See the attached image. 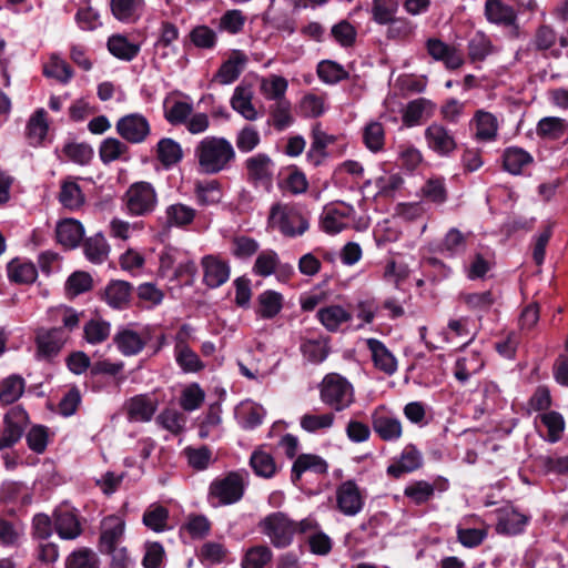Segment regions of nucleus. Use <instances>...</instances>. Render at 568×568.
<instances>
[{
    "instance_id": "6e6552de",
    "label": "nucleus",
    "mask_w": 568,
    "mask_h": 568,
    "mask_svg": "<svg viewBox=\"0 0 568 568\" xmlns=\"http://www.w3.org/2000/svg\"><path fill=\"white\" fill-rule=\"evenodd\" d=\"M201 267L203 270V282L210 288H217L230 280V263L220 255H204L201 258Z\"/></svg>"
},
{
    "instance_id": "9d476101",
    "label": "nucleus",
    "mask_w": 568,
    "mask_h": 568,
    "mask_svg": "<svg viewBox=\"0 0 568 568\" xmlns=\"http://www.w3.org/2000/svg\"><path fill=\"white\" fill-rule=\"evenodd\" d=\"M28 424V414L20 406L12 407L3 418V432L0 434V449L13 446L22 436Z\"/></svg>"
},
{
    "instance_id": "c85d7f7f",
    "label": "nucleus",
    "mask_w": 568,
    "mask_h": 568,
    "mask_svg": "<svg viewBox=\"0 0 568 568\" xmlns=\"http://www.w3.org/2000/svg\"><path fill=\"white\" fill-rule=\"evenodd\" d=\"M352 313L341 305L322 307L317 312L321 324L329 332H336L341 326L352 320Z\"/></svg>"
},
{
    "instance_id": "5701e85b",
    "label": "nucleus",
    "mask_w": 568,
    "mask_h": 568,
    "mask_svg": "<svg viewBox=\"0 0 568 568\" xmlns=\"http://www.w3.org/2000/svg\"><path fill=\"white\" fill-rule=\"evenodd\" d=\"M58 242L67 248L77 247L84 236L82 223L75 219H64L57 224Z\"/></svg>"
},
{
    "instance_id": "f704fd0d",
    "label": "nucleus",
    "mask_w": 568,
    "mask_h": 568,
    "mask_svg": "<svg viewBox=\"0 0 568 568\" xmlns=\"http://www.w3.org/2000/svg\"><path fill=\"white\" fill-rule=\"evenodd\" d=\"M144 526L154 532H163L170 530V515L168 508L159 503L151 504L144 511Z\"/></svg>"
},
{
    "instance_id": "7ed1b4c3",
    "label": "nucleus",
    "mask_w": 568,
    "mask_h": 568,
    "mask_svg": "<svg viewBox=\"0 0 568 568\" xmlns=\"http://www.w3.org/2000/svg\"><path fill=\"white\" fill-rule=\"evenodd\" d=\"M320 399L335 412L348 408L354 402V387L351 382L337 374L329 373L318 385Z\"/></svg>"
},
{
    "instance_id": "680f3d73",
    "label": "nucleus",
    "mask_w": 568,
    "mask_h": 568,
    "mask_svg": "<svg viewBox=\"0 0 568 568\" xmlns=\"http://www.w3.org/2000/svg\"><path fill=\"white\" fill-rule=\"evenodd\" d=\"M397 9V0H373L372 18L378 24H387L394 19Z\"/></svg>"
},
{
    "instance_id": "09e8293b",
    "label": "nucleus",
    "mask_w": 568,
    "mask_h": 568,
    "mask_svg": "<svg viewBox=\"0 0 568 568\" xmlns=\"http://www.w3.org/2000/svg\"><path fill=\"white\" fill-rule=\"evenodd\" d=\"M156 156L165 168L172 166L181 161L182 148L173 139L164 138L158 143Z\"/></svg>"
},
{
    "instance_id": "a211bd4d",
    "label": "nucleus",
    "mask_w": 568,
    "mask_h": 568,
    "mask_svg": "<svg viewBox=\"0 0 568 568\" xmlns=\"http://www.w3.org/2000/svg\"><path fill=\"white\" fill-rule=\"evenodd\" d=\"M254 93L248 85H237L231 97L232 109L247 121H256L260 113L253 104Z\"/></svg>"
},
{
    "instance_id": "58836bf2",
    "label": "nucleus",
    "mask_w": 568,
    "mask_h": 568,
    "mask_svg": "<svg viewBox=\"0 0 568 568\" xmlns=\"http://www.w3.org/2000/svg\"><path fill=\"white\" fill-rule=\"evenodd\" d=\"M504 168L511 174H520L532 163V156L521 148H507L503 155Z\"/></svg>"
},
{
    "instance_id": "ddd939ff",
    "label": "nucleus",
    "mask_w": 568,
    "mask_h": 568,
    "mask_svg": "<svg viewBox=\"0 0 568 568\" xmlns=\"http://www.w3.org/2000/svg\"><path fill=\"white\" fill-rule=\"evenodd\" d=\"M253 273L261 277H267L272 274L291 276L294 268L290 264L281 265L278 255L272 250L262 251L253 265Z\"/></svg>"
},
{
    "instance_id": "1a4fd4ad",
    "label": "nucleus",
    "mask_w": 568,
    "mask_h": 568,
    "mask_svg": "<svg viewBox=\"0 0 568 568\" xmlns=\"http://www.w3.org/2000/svg\"><path fill=\"white\" fill-rule=\"evenodd\" d=\"M427 53L435 60L443 62L447 70H457L465 63L463 52L438 38H428L425 42Z\"/></svg>"
},
{
    "instance_id": "2f4dec72",
    "label": "nucleus",
    "mask_w": 568,
    "mask_h": 568,
    "mask_svg": "<svg viewBox=\"0 0 568 568\" xmlns=\"http://www.w3.org/2000/svg\"><path fill=\"white\" fill-rule=\"evenodd\" d=\"M485 14L489 22L501 26H511L516 20V12L504 0H487Z\"/></svg>"
},
{
    "instance_id": "4be33fe9",
    "label": "nucleus",
    "mask_w": 568,
    "mask_h": 568,
    "mask_svg": "<svg viewBox=\"0 0 568 568\" xmlns=\"http://www.w3.org/2000/svg\"><path fill=\"white\" fill-rule=\"evenodd\" d=\"M435 104L425 98L415 99L406 105L403 111V123L408 126L419 125L424 120L433 116Z\"/></svg>"
},
{
    "instance_id": "13d9d810",
    "label": "nucleus",
    "mask_w": 568,
    "mask_h": 568,
    "mask_svg": "<svg viewBox=\"0 0 568 568\" xmlns=\"http://www.w3.org/2000/svg\"><path fill=\"white\" fill-rule=\"evenodd\" d=\"M84 254L93 263H102L109 254V245L102 234H95L84 242Z\"/></svg>"
},
{
    "instance_id": "20e7f679",
    "label": "nucleus",
    "mask_w": 568,
    "mask_h": 568,
    "mask_svg": "<svg viewBox=\"0 0 568 568\" xmlns=\"http://www.w3.org/2000/svg\"><path fill=\"white\" fill-rule=\"evenodd\" d=\"M258 527L268 537L272 545L277 548L290 546L297 532L295 521L281 511L267 515L260 521Z\"/></svg>"
},
{
    "instance_id": "5fc2aeb1",
    "label": "nucleus",
    "mask_w": 568,
    "mask_h": 568,
    "mask_svg": "<svg viewBox=\"0 0 568 568\" xmlns=\"http://www.w3.org/2000/svg\"><path fill=\"white\" fill-rule=\"evenodd\" d=\"M205 399V392L197 383L186 385L180 396V406L185 412H193L199 409Z\"/></svg>"
},
{
    "instance_id": "4c0bfd02",
    "label": "nucleus",
    "mask_w": 568,
    "mask_h": 568,
    "mask_svg": "<svg viewBox=\"0 0 568 568\" xmlns=\"http://www.w3.org/2000/svg\"><path fill=\"white\" fill-rule=\"evenodd\" d=\"M131 296V287L124 281L111 282L104 290L103 298L112 308H124Z\"/></svg>"
},
{
    "instance_id": "aec40b11",
    "label": "nucleus",
    "mask_w": 568,
    "mask_h": 568,
    "mask_svg": "<svg viewBox=\"0 0 568 568\" xmlns=\"http://www.w3.org/2000/svg\"><path fill=\"white\" fill-rule=\"evenodd\" d=\"M485 365L479 352L469 351L459 355L455 363L454 376L460 383H466L473 375L478 374Z\"/></svg>"
},
{
    "instance_id": "473e14b6",
    "label": "nucleus",
    "mask_w": 568,
    "mask_h": 568,
    "mask_svg": "<svg viewBox=\"0 0 568 568\" xmlns=\"http://www.w3.org/2000/svg\"><path fill=\"white\" fill-rule=\"evenodd\" d=\"M327 463L318 455L302 454L293 464L292 480L297 481L301 476L306 471L314 474H325L327 471Z\"/></svg>"
},
{
    "instance_id": "a878e982",
    "label": "nucleus",
    "mask_w": 568,
    "mask_h": 568,
    "mask_svg": "<svg viewBox=\"0 0 568 568\" xmlns=\"http://www.w3.org/2000/svg\"><path fill=\"white\" fill-rule=\"evenodd\" d=\"M59 202L70 211H78L84 205L85 195L73 178H67L61 182Z\"/></svg>"
},
{
    "instance_id": "cd10ccee",
    "label": "nucleus",
    "mask_w": 568,
    "mask_h": 568,
    "mask_svg": "<svg viewBox=\"0 0 568 568\" xmlns=\"http://www.w3.org/2000/svg\"><path fill=\"white\" fill-rule=\"evenodd\" d=\"M283 295L273 290H266L257 296L256 315L263 320H272L283 308Z\"/></svg>"
},
{
    "instance_id": "72a5a7b5",
    "label": "nucleus",
    "mask_w": 568,
    "mask_h": 568,
    "mask_svg": "<svg viewBox=\"0 0 568 568\" xmlns=\"http://www.w3.org/2000/svg\"><path fill=\"white\" fill-rule=\"evenodd\" d=\"M196 203L200 206H212L221 203L223 191L221 183L216 180L196 182L194 185Z\"/></svg>"
},
{
    "instance_id": "338daca9",
    "label": "nucleus",
    "mask_w": 568,
    "mask_h": 568,
    "mask_svg": "<svg viewBox=\"0 0 568 568\" xmlns=\"http://www.w3.org/2000/svg\"><path fill=\"white\" fill-rule=\"evenodd\" d=\"M272 558V551L267 546H255L250 548L242 561L243 568H264Z\"/></svg>"
},
{
    "instance_id": "7c9ffc66",
    "label": "nucleus",
    "mask_w": 568,
    "mask_h": 568,
    "mask_svg": "<svg viewBox=\"0 0 568 568\" xmlns=\"http://www.w3.org/2000/svg\"><path fill=\"white\" fill-rule=\"evenodd\" d=\"M265 409L253 402H242L235 408V417L239 424L245 429H253L260 426L264 419Z\"/></svg>"
},
{
    "instance_id": "393cba45",
    "label": "nucleus",
    "mask_w": 568,
    "mask_h": 568,
    "mask_svg": "<svg viewBox=\"0 0 568 568\" xmlns=\"http://www.w3.org/2000/svg\"><path fill=\"white\" fill-rule=\"evenodd\" d=\"M67 336L61 328L41 329L37 335L38 353L44 357L57 355Z\"/></svg>"
},
{
    "instance_id": "a19ab883",
    "label": "nucleus",
    "mask_w": 568,
    "mask_h": 568,
    "mask_svg": "<svg viewBox=\"0 0 568 568\" xmlns=\"http://www.w3.org/2000/svg\"><path fill=\"white\" fill-rule=\"evenodd\" d=\"M288 82L285 78L277 74H270L260 81V91L266 100L274 102L285 100V93Z\"/></svg>"
},
{
    "instance_id": "4468645a",
    "label": "nucleus",
    "mask_w": 568,
    "mask_h": 568,
    "mask_svg": "<svg viewBox=\"0 0 568 568\" xmlns=\"http://www.w3.org/2000/svg\"><path fill=\"white\" fill-rule=\"evenodd\" d=\"M247 61L248 58L244 52L240 50L232 51L214 74L213 81L222 85L233 83L243 72Z\"/></svg>"
},
{
    "instance_id": "6e6d98bb",
    "label": "nucleus",
    "mask_w": 568,
    "mask_h": 568,
    "mask_svg": "<svg viewBox=\"0 0 568 568\" xmlns=\"http://www.w3.org/2000/svg\"><path fill=\"white\" fill-rule=\"evenodd\" d=\"M272 124L278 131L287 129L293 123L292 106L288 100L274 102L270 109Z\"/></svg>"
},
{
    "instance_id": "39448f33",
    "label": "nucleus",
    "mask_w": 568,
    "mask_h": 568,
    "mask_svg": "<svg viewBox=\"0 0 568 568\" xmlns=\"http://www.w3.org/2000/svg\"><path fill=\"white\" fill-rule=\"evenodd\" d=\"M246 486L245 474L231 471L214 479L210 485V497L219 505H232L241 500Z\"/></svg>"
},
{
    "instance_id": "c9c22d12",
    "label": "nucleus",
    "mask_w": 568,
    "mask_h": 568,
    "mask_svg": "<svg viewBox=\"0 0 568 568\" xmlns=\"http://www.w3.org/2000/svg\"><path fill=\"white\" fill-rule=\"evenodd\" d=\"M335 414L326 413H306L300 418V426L310 434L325 433L333 427Z\"/></svg>"
},
{
    "instance_id": "603ef678",
    "label": "nucleus",
    "mask_w": 568,
    "mask_h": 568,
    "mask_svg": "<svg viewBox=\"0 0 568 568\" xmlns=\"http://www.w3.org/2000/svg\"><path fill=\"white\" fill-rule=\"evenodd\" d=\"M250 465L257 476L264 478H271L276 473V464L273 456L263 449H257L252 454Z\"/></svg>"
},
{
    "instance_id": "dca6fc26",
    "label": "nucleus",
    "mask_w": 568,
    "mask_h": 568,
    "mask_svg": "<svg viewBox=\"0 0 568 568\" xmlns=\"http://www.w3.org/2000/svg\"><path fill=\"white\" fill-rule=\"evenodd\" d=\"M248 179L256 184L268 185L272 181L274 164L264 153H257L245 161Z\"/></svg>"
},
{
    "instance_id": "052dcab7",
    "label": "nucleus",
    "mask_w": 568,
    "mask_h": 568,
    "mask_svg": "<svg viewBox=\"0 0 568 568\" xmlns=\"http://www.w3.org/2000/svg\"><path fill=\"white\" fill-rule=\"evenodd\" d=\"M318 78L327 83L335 84L348 77V72L343 65L332 60H324L317 65Z\"/></svg>"
},
{
    "instance_id": "423d86ee",
    "label": "nucleus",
    "mask_w": 568,
    "mask_h": 568,
    "mask_svg": "<svg viewBox=\"0 0 568 568\" xmlns=\"http://www.w3.org/2000/svg\"><path fill=\"white\" fill-rule=\"evenodd\" d=\"M372 427L374 433L387 443L398 442L404 433L400 418L384 405H379L373 410Z\"/></svg>"
},
{
    "instance_id": "3c124183",
    "label": "nucleus",
    "mask_w": 568,
    "mask_h": 568,
    "mask_svg": "<svg viewBox=\"0 0 568 568\" xmlns=\"http://www.w3.org/2000/svg\"><path fill=\"white\" fill-rule=\"evenodd\" d=\"M26 387L24 379L19 375H11L3 379L0 387V402L9 405L18 400Z\"/></svg>"
},
{
    "instance_id": "a18cd8bd",
    "label": "nucleus",
    "mask_w": 568,
    "mask_h": 568,
    "mask_svg": "<svg viewBox=\"0 0 568 568\" xmlns=\"http://www.w3.org/2000/svg\"><path fill=\"white\" fill-rule=\"evenodd\" d=\"M468 58L471 62H481L495 52L490 39L483 32H476L468 41Z\"/></svg>"
},
{
    "instance_id": "8fccbe9b",
    "label": "nucleus",
    "mask_w": 568,
    "mask_h": 568,
    "mask_svg": "<svg viewBox=\"0 0 568 568\" xmlns=\"http://www.w3.org/2000/svg\"><path fill=\"white\" fill-rule=\"evenodd\" d=\"M128 153V146L115 138H108L103 140L99 148V155L104 164L118 160H125Z\"/></svg>"
},
{
    "instance_id": "9b49d317",
    "label": "nucleus",
    "mask_w": 568,
    "mask_h": 568,
    "mask_svg": "<svg viewBox=\"0 0 568 568\" xmlns=\"http://www.w3.org/2000/svg\"><path fill=\"white\" fill-rule=\"evenodd\" d=\"M426 144L440 156L450 155L457 148L453 133L443 124L434 122L425 129Z\"/></svg>"
},
{
    "instance_id": "412c9836",
    "label": "nucleus",
    "mask_w": 568,
    "mask_h": 568,
    "mask_svg": "<svg viewBox=\"0 0 568 568\" xmlns=\"http://www.w3.org/2000/svg\"><path fill=\"white\" fill-rule=\"evenodd\" d=\"M124 531V521L119 516L105 517L101 524L100 547L104 552H115V545Z\"/></svg>"
},
{
    "instance_id": "c756f323",
    "label": "nucleus",
    "mask_w": 568,
    "mask_h": 568,
    "mask_svg": "<svg viewBox=\"0 0 568 568\" xmlns=\"http://www.w3.org/2000/svg\"><path fill=\"white\" fill-rule=\"evenodd\" d=\"M166 223L169 226L186 229L193 224L197 216V211L184 203H174L165 210Z\"/></svg>"
},
{
    "instance_id": "0e129e2a",
    "label": "nucleus",
    "mask_w": 568,
    "mask_h": 568,
    "mask_svg": "<svg viewBox=\"0 0 568 568\" xmlns=\"http://www.w3.org/2000/svg\"><path fill=\"white\" fill-rule=\"evenodd\" d=\"M246 22V16L239 9L225 11L220 18L219 28L230 34L240 33Z\"/></svg>"
},
{
    "instance_id": "de8ad7c7",
    "label": "nucleus",
    "mask_w": 568,
    "mask_h": 568,
    "mask_svg": "<svg viewBox=\"0 0 568 568\" xmlns=\"http://www.w3.org/2000/svg\"><path fill=\"white\" fill-rule=\"evenodd\" d=\"M193 112L192 103L171 100L164 103V115L169 123L180 125L186 123L187 119Z\"/></svg>"
},
{
    "instance_id": "69168bd1",
    "label": "nucleus",
    "mask_w": 568,
    "mask_h": 568,
    "mask_svg": "<svg viewBox=\"0 0 568 568\" xmlns=\"http://www.w3.org/2000/svg\"><path fill=\"white\" fill-rule=\"evenodd\" d=\"M303 356L312 363H322L328 355V346L324 339H306L301 344Z\"/></svg>"
},
{
    "instance_id": "864d4df0",
    "label": "nucleus",
    "mask_w": 568,
    "mask_h": 568,
    "mask_svg": "<svg viewBox=\"0 0 568 568\" xmlns=\"http://www.w3.org/2000/svg\"><path fill=\"white\" fill-rule=\"evenodd\" d=\"M363 142L365 146L376 153L384 148L385 130L381 122L371 121L363 129Z\"/></svg>"
},
{
    "instance_id": "2eb2a0df",
    "label": "nucleus",
    "mask_w": 568,
    "mask_h": 568,
    "mask_svg": "<svg viewBox=\"0 0 568 568\" xmlns=\"http://www.w3.org/2000/svg\"><path fill=\"white\" fill-rule=\"evenodd\" d=\"M351 206L328 205L321 214V227L328 234L342 232L349 223Z\"/></svg>"
},
{
    "instance_id": "37998d69",
    "label": "nucleus",
    "mask_w": 568,
    "mask_h": 568,
    "mask_svg": "<svg viewBox=\"0 0 568 568\" xmlns=\"http://www.w3.org/2000/svg\"><path fill=\"white\" fill-rule=\"evenodd\" d=\"M8 276L18 284H31L37 280L38 272L31 262L14 258L8 264Z\"/></svg>"
},
{
    "instance_id": "e433bc0d",
    "label": "nucleus",
    "mask_w": 568,
    "mask_h": 568,
    "mask_svg": "<svg viewBox=\"0 0 568 568\" xmlns=\"http://www.w3.org/2000/svg\"><path fill=\"white\" fill-rule=\"evenodd\" d=\"M476 124L475 138L480 142H491L497 138L498 122L494 114L486 111H477L474 116Z\"/></svg>"
},
{
    "instance_id": "6ab92c4d",
    "label": "nucleus",
    "mask_w": 568,
    "mask_h": 568,
    "mask_svg": "<svg viewBox=\"0 0 568 568\" xmlns=\"http://www.w3.org/2000/svg\"><path fill=\"white\" fill-rule=\"evenodd\" d=\"M529 517L513 507H505L498 513L496 530L503 535H518L524 531Z\"/></svg>"
},
{
    "instance_id": "774afa93",
    "label": "nucleus",
    "mask_w": 568,
    "mask_h": 568,
    "mask_svg": "<svg viewBox=\"0 0 568 568\" xmlns=\"http://www.w3.org/2000/svg\"><path fill=\"white\" fill-rule=\"evenodd\" d=\"M62 153L68 160L81 165L88 164L93 156V150L89 144L78 142L67 143Z\"/></svg>"
},
{
    "instance_id": "0eeeda50",
    "label": "nucleus",
    "mask_w": 568,
    "mask_h": 568,
    "mask_svg": "<svg viewBox=\"0 0 568 568\" xmlns=\"http://www.w3.org/2000/svg\"><path fill=\"white\" fill-rule=\"evenodd\" d=\"M335 500L339 513L353 517L363 510L365 495L354 480H346L336 487Z\"/></svg>"
},
{
    "instance_id": "79ce46f5",
    "label": "nucleus",
    "mask_w": 568,
    "mask_h": 568,
    "mask_svg": "<svg viewBox=\"0 0 568 568\" xmlns=\"http://www.w3.org/2000/svg\"><path fill=\"white\" fill-rule=\"evenodd\" d=\"M567 131L566 120L557 116L542 118L536 129L537 135L547 140H559L566 135Z\"/></svg>"
},
{
    "instance_id": "ea45409f",
    "label": "nucleus",
    "mask_w": 568,
    "mask_h": 568,
    "mask_svg": "<svg viewBox=\"0 0 568 568\" xmlns=\"http://www.w3.org/2000/svg\"><path fill=\"white\" fill-rule=\"evenodd\" d=\"M176 364L184 373H199L205 365L186 344L178 343L174 349Z\"/></svg>"
},
{
    "instance_id": "4d7b16f0",
    "label": "nucleus",
    "mask_w": 568,
    "mask_h": 568,
    "mask_svg": "<svg viewBox=\"0 0 568 568\" xmlns=\"http://www.w3.org/2000/svg\"><path fill=\"white\" fill-rule=\"evenodd\" d=\"M142 0H111L113 16L124 22H131L139 18V9Z\"/></svg>"
},
{
    "instance_id": "f257e3e1",
    "label": "nucleus",
    "mask_w": 568,
    "mask_h": 568,
    "mask_svg": "<svg viewBox=\"0 0 568 568\" xmlns=\"http://www.w3.org/2000/svg\"><path fill=\"white\" fill-rule=\"evenodd\" d=\"M194 153L201 171L206 174L224 171L235 160L232 143L222 136H205L197 143Z\"/></svg>"
},
{
    "instance_id": "bf43d9fd",
    "label": "nucleus",
    "mask_w": 568,
    "mask_h": 568,
    "mask_svg": "<svg viewBox=\"0 0 568 568\" xmlns=\"http://www.w3.org/2000/svg\"><path fill=\"white\" fill-rule=\"evenodd\" d=\"M83 332L88 343L101 344L109 338L111 324L103 320H91L84 325Z\"/></svg>"
},
{
    "instance_id": "f3484780",
    "label": "nucleus",
    "mask_w": 568,
    "mask_h": 568,
    "mask_svg": "<svg viewBox=\"0 0 568 568\" xmlns=\"http://www.w3.org/2000/svg\"><path fill=\"white\" fill-rule=\"evenodd\" d=\"M374 366L384 374L392 376L397 371V359L384 343L376 338L366 339Z\"/></svg>"
},
{
    "instance_id": "f8f14e48",
    "label": "nucleus",
    "mask_w": 568,
    "mask_h": 568,
    "mask_svg": "<svg viewBox=\"0 0 568 568\" xmlns=\"http://www.w3.org/2000/svg\"><path fill=\"white\" fill-rule=\"evenodd\" d=\"M423 465V455L413 444L406 445L398 458L387 467V474L394 478H399L404 474L413 473Z\"/></svg>"
},
{
    "instance_id": "49530a36",
    "label": "nucleus",
    "mask_w": 568,
    "mask_h": 568,
    "mask_svg": "<svg viewBox=\"0 0 568 568\" xmlns=\"http://www.w3.org/2000/svg\"><path fill=\"white\" fill-rule=\"evenodd\" d=\"M466 306L476 313H487L497 302L498 295L491 291L466 293L462 295Z\"/></svg>"
},
{
    "instance_id": "bb28decb",
    "label": "nucleus",
    "mask_w": 568,
    "mask_h": 568,
    "mask_svg": "<svg viewBox=\"0 0 568 568\" xmlns=\"http://www.w3.org/2000/svg\"><path fill=\"white\" fill-rule=\"evenodd\" d=\"M113 343L124 356H133L142 349V335L132 327H120L113 336Z\"/></svg>"
},
{
    "instance_id": "b1692460",
    "label": "nucleus",
    "mask_w": 568,
    "mask_h": 568,
    "mask_svg": "<svg viewBox=\"0 0 568 568\" xmlns=\"http://www.w3.org/2000/svg\"><path fill=\"white\" fill-rule=\"evenodd\" d=\"M55 530L62 539H75L81 535V525L77 515L67 507L54 511Z\"/></svg>"
},
{
    "instance_id": "e2e57ef3",
    "label": "nucleus",
    "mask_w": 568,
    "mask_h": 568,
    "mask_svg": "<svg viewBox=\"0 0 568 568\" xmlns=\"http://www.w3.org/2000/svg\"><path fill=\"white\" fill-rule=\"evenodd\" d=\"M67 568H99L97 554L89 548H80L69 555Z\"/></svg>"
},
{
    "instance_id": "c03bdc74",
    "label": "nucleus",
    "mask_w": 568,
    "mask_h": 568,
    "mask_svg": "<svg viewBox=\"0 0 568 568\" xmlns=\"http://www.w3.org/2000/svg\"><path fill=\"white\" fill-rule=\"evenodd\" d=\"M118 133L128 142L139 143L142 141V116L129 114L121 118L116 123Z\"/></svg>"
},
{
    "instance_id": "f03ea898",
    "label": "nucleus",
    "mask_w": 568,
    "mask_h": 568,
    "mask_svg": "<svg viewBox=\"0 0 568 568\" xmlns=\"http://www.w3.org/2000/svg\"><path fill=\"white\" fill-rule=\"evenodd\" d=\"M268 225L277 229L285 236L304 234L310 226L308 216L295 204L276 203L272 205Z\"/></svg>"
}]
</instances>
